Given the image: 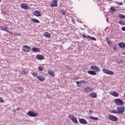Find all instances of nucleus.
I'll use <instances>...</instances> for the list:
<instances>
[{"instance_id": "f257e3e1", "label": "nucleus", "mask_w": 125, "mask_h": 125, "mask_svg": "<svg viewBox=\"0 0 125 125\" xmlns=\"http://www.w3.org/2000/svg\"><path fill=\"white\" fill-rule=\"evenodd\" d=\"M90 70L87 71L88 74L89 75H92V76H96V72L99 73L101 72V69L97 65H92L90 68Z\"/></svg>"}, {"instance_id": "f03ea898", "label": "nucleus", "mask_w": 125, "mask_h": 125, "mask_svg": "<svg viewBox=\"0 0 125 125\" xmlns=\"http://www.w3.org/2000/svg\"><path fill=\"white\" fill-rule=\"evenodd\" d=\"M114 103L116 105L118 106H123V105L125 104V103L123 100H121V99H116L114 100Z\"/></svg>"}, {"instance_id": "7ed1b4c3", "label": "nucleus", "mask_w": 125, "mask_h": 125, "mask_svg": "<svg viewBox=\"0 0 125 125\" xmlns=\"http://www.w3.org/2000/svg\"><path fill=\"white\" fill-rule=\"evenodd\" d=\"M117 110L119 115H123L125 111V106H119L117 108Z\"/></svg>"}, {"instance_id": "20e7f679", "label": "nucleus", "mask_w": 125, "mask_h": 125, "mask_svg": "<svg viewBox=\"0 0 125 125\" xmlns=\"http://www.w3.org/2000/svg\"><path fill=\"white\" fill-rule=\"evenodd\" d=\"M107 118L112 122H118V118L114 115L109 114L107 116Z\"/></svg>"}, {"instance_id": "39448f33", "label": "nucleus", "mask_w": 125, "mask_h": 125, "mask_svg": "<svg viewBox=\"0 0 125 125\" xmlns=\"http://www.w3.org/2000/svg\"><path fill=\"white\" fill-rule=\"evenodd\" d=\"M68 118L69 120H71V121H72V122L74 123V124H78V120H77V118L75 117L74 116H73V115L70 114L68 116Z\"/></svg>"}, {"instance_id": "423d86ee", "label": "nucleus", "mask_w": 125, "mask_h": 125, "mask_svg": "<svg viewBox=\"0 0 125 125\" xmlns=\"http://www.w3.org/2000/svg\"><path fill=\"white\" fill-rule=\"evenodd\" d=\"M26 115H27V116H29V117H35L38 116V113L34 112L32 111H28L26 113Z\"/></svg>"}, {"instance_id": "0eeeda50", "label": "nucleus", "mask_w": 125, "mask_h": 125, "mask_svg": "<svg viewBox=\"0 0 125 125\" xmlns=\"http://www.w3.org/2000/svg\"><path fill=\"white\" fill-rule=\"evenodd\" d=\"M0 28V29H1L2 31H5V32L9 33V34H11V35H13V33L11 31H9L8 29H7V27L6 26V25L1 26Z\"/></svg>"}, {"instance_id": "6e6552de", "label": "nucleus", "mask_w": 125, "mask_h": 125, "mask_svg": "<svg viewBox=\"0 0 125 125\" xmlns=\"http://www.w3.org/2000/svg\"><path fill=\"white\" fill-rule=\"evenodd\" d=\"M102 71L104 74H108V75H114V72L106 68H103Z\"/></svg>"}, {"instance_id": "1a4fd4ad", "label": "nucleus", "mask_w": 125, "mask_h": 125, "mask_svg": "<svg viewBox=\"0 0 125 125\" xmlns=\"http://www.w3.org/2000/svg\"><path fill=\"white\" fill-rule=\"evenodd\" d=\"M22 51L24 52H30V49H31V47L28 45H24L22 47Z\"/></svg>"}, {"instance_id": "9d476101", "label": "nucleus", "mask_w": 125, "mask_h": 125, "mask_svg": "<svg viewBox=\"0 0 125 125\" xmlns=\"http://www.w3.org/2000/svg\"><path fill=\"white\" fill-rule=\"evenodd\" d=\"M76 83L77 86H79V87H80V86H81V85L80 84H83V83H86V81L82 80L80 81H77L76 82Z\"/></svg>"}, {"instance_id": "9b49d317", "label": "nucleus", "mask_w": 125, "mask_h": 125, "mask_svg": "<svg viewBox=\"0 0 125 125\" xmlns=\"http://www.w3.org/2000/svg\"><path fill=\"white\" fill-rule=\"evenodd\" d=\"M21 8H23V9H25L26 10H28L29 9V7H28V4L26 3H23L21 5Z\"/></svg>"}, {"instance_id": "f8f14e48", "label": "nucleus", "mask_w": 125, "mask_h": 125, "mask_svg": "<svg viewBox=\"0 0 125 125\" xmlns=\"http://www.w3.org/2000/svg\"><path fill=\"white\" fill-rule=\"evenodd\" d=\"M58 5V4L57 3V0H54L51 4V6L52 7H56Z\"/></svg>"}, {"instance_id": "ddd939ff", "label": "nucleus", "mask_w": 125, "mask_h": 125, "mask_svg": "<svg viewBox=\"0 0 125 125\" xmlns=\"http://www.w3.org/2000/svg\"><path fill=\"white\" fill-rule=\"evenodd\" d=\"M82 37H83V38H84V39H87V38H89V39H90V40H91V41H96V38L94 37H91L89 35L86 36L84 34H83Z\"/></svg>"}, {"instance_id": "4468645a", "label": "nucleus", "mask_w": 125, "mask_h": 125, "mask_svg": "<svg viewBox=\"0 0 125 125\" xmlns=\"http://www.w3.org/2000/svg\"><path fill=\"white\" fill-rule=\"evenodd\" d=\"M79 123L80 124H82L83 125H87V121L85 120V119L82 118L79 119Z\"/></svg>"}, {"instance_id": "2eb2a0df", "label": "nucleus", "mask_w": 125, "mask_h": 125, "mask_svg": "<svg viewBox=\"0 0 125 125\" xmlns=\"http://www.w3.org/2000/svg\"><path fill=\"white\" fill-rule=\"evenodd\" d=\"M36 59L38 60H44V57L42 55H37L36 56Z\"/></svg>"}, {"instance_id": "dca6fc26", "label": "nucleus", "mask_w": 125, "mask_h": 125, "mask_svg": "<svg viewBox=\"0 0 125 125\" xmlns=\"http://www.w3.org/2000/svg\"><path fill=\"white\" fill-rule=\"evenodd\" d=\"M111 95H113L114 97H119V93L116 92H111L110 93Z\"/></svg>"}, {"instance_id": "f3484780", "label": "nucleus", "mask_w": 125, "mask_h": 125, "mask_svg": "<svg viewBox=\"0 0 125 125\" xmlns=\"http://www.w3.org/2000/svg\"><path fill=\"white\" fill-rule=\"evenodd\" d=\"M84 91L85 92H89L90 91H93L92 89L91 88L88 87V86H86L85 89H84Z\"/></svg>"}, {"instance_id": "a211bd4d", "label": "nucleus", "mask_w": 125, "mask_h": 125, "mask_svg": "<svg viewBox=\"0 0 125 125\" xmlns=\"http://www.w3.org/2000/svg\"><path fill=\"white\" fill-rule=\"evenodd\" d=\"M38 80H39V81H41V82H43L44 80H45V78L43 77V76H42L41 75H39L37 76Z\"/></svg>"}, {"instance_id": "6ab92c4d", "label": "nucleus", "mask_w": 125, "mask_h": 125, "mask_svg": "<svg viewBox=\"0 0 125 125\" xmlns=\"http://www.w3.org/2000/svg\"><path fill=\"white\" fill-rule=\"evenodd\" d=\"M34 15H35V16H42V13H41V12L39 11H36L34 12Z\"/></svg>"}, {"instance_id": "aec40b11", "label": "nucleus", "mask_w": 125, "mask_h": 125, "mask_svg": "<svg viewBox=\"0 0 125 125\" xmlns=\"http://www.w3.org/2000/svg\"><path fill=\"white\" fill-rule=\"evenodd\" d=\"M30 21H32V22H33L34 23H40V21H39L38 20L35 18L31 19Z\"/></svg>"}, {"instance_id": "412c9836", "label": "nucleus", "mask_w": 125, "mask_h": 125, "mask_svg": "<svg viewBox=\"0 0 125 125\" xmlns=\"http://www.w3.org/2000/svg\"><path fill=\"white\" fill-rule=\"evenodd\" d=\"M32 51L33 52H41V49L38 48H33Z\"/></svg>"}, {"instance_id": "4be33fe9", "label": "nucleus", "mask_w": 125, "mask_h": 125, "mask_svg": "<svg viewBox=\"0 0 125 125\" xmlns=\"http://www.w3.org/2000/svg\"><path fill=\"white\" fill-rule=\"evenodd\" d=\"M48 74H49L50 76H52V77H54V75H55L54 71L51 70H48Z\"/></svg>"}, {"instance_id": "5701e85b", "label": "nucleus", "mask_w": 125, "mask_h": 125, "mask_svg": "<svg viewBox=\"0 0 125 125\" xmlns=\"http://www.w3.org/2000/svg\"><path fill=\"white\" fill-rule=\"evenodd\" d=\"M89 95L93 98H96V97H97V94L94 92H93L91 94H89Z\"/></svg>"}, {"instance_id": "b1692460", "label": "nucleus", "mask_w": 125, "mask_h": 125, "mask_svg": "<svg viewBox=\"0 0 125 125\" xmlns=\"http://www.w3.org/2000/svg\"><path fill=\"white\" fill-rule=\"evenodd\" d=\"M109 11L111 13H114V12H115V11H116V8H115V6L113 7H111V8H110Z\"/></svg>"}, {"instance_id": "393cba45", "label": "nucleus", "mask_w": 125, "mask_h": 125, "mask_svg": "<svg viewBox=\"0 0 125 125\" xmlns=\"http://www.w3.org/2000/svg\"><path fill=\"white\" fill-rule=\"evenodd\" d=\"M118 17L120 19H125V15L122 14H118Z\"/></svg>"}, {"instance_id": "a878e982", "label": "nucleus", "mask_w": 125, "mask_h": 125, "mask_svg": "<svg viewBox=\"0 0 125 125\" xmlns=\"http://www.w3.org/2000/svg\"><path fill=\"white\" fill-rule=\"evenodd\" d=\"M44 36L46 38H50L51 37V35L50 34H49V33H48V32H45L44 33Z\"/></svg>"}, {"instance_id": "bb28decb", "label": "nucleus", "mask_w": 125, "mask_h": 125, "mask_svg": "<svg viewBox=\"0 0 125 125\" xmlns=\"http://www.w3.org/2000/svg\"><path fill=\"white\" fill-rule=\"evenodd\" d=\"M119 45L121 48H125V43L124 42L119 43Z\"/></svg>"}, {"instance_id": "cd10ccee", "label": "nucleus", "mask_w": 125, "mask_h": 125, "mask_svg": "<svg viewBox=\"0 0 125 125\" xmlns=\"http://www.w3.org/2000/svg\"><path fill=\"white\" fill-rule=\"evenodd\" d=\"M89 119H90V120H94L95 121H98V118L97 117H94L92 116L89 117Z\"/></svg>"}, {"instance_id": "c85d7f7f", "label": "nucleus", "mask_w": 125, "mask_h": 125, "mask_svg": "<svg viewBox=\"0 0 125 125\" xmlns=\"http://www.w3.org/2000/svg\"><path fill=\"white\" fill-rule=\"evenodd\" d=\"M110 113H113V114H118V110H117L115 109L110 110Z\"/></svg>"}, {"instance_id": "c756f323", "label": "nucleus", "mask_w": 125, "mask_h": 125, "mask_svg": "<svg viewBox=\"0 0 125 125\" xmlns=\"http://www.w3.org/2000/svg\"><path fill=\"white\" fill-rule=\"evenodd\" d=\"M106 42H107L108 44L110 45L111 44V40H110V39L109 38L107 37L106 38Z\"/></svg>"}, {"instance_id": "7c9ffc66", "label": "nucleus", "mask_w": 125, "mask_h": 125, "mask_svg": "<svg viewBox=\"0 0 125 125\" xmlns=\"http://www.w3.org/2000/svg\"><path fill=\"white\" fill-rule=\"evenodd\" d=\"M119 24H120V25H125V21H119Z\"/></svg>"}, {"instance_id": "2f4dec72", "label": "nucleus", "mask_w": 125, "mask_h": 125, "mask_svg": "<svg viewBox=\"0 0 125 125\" xmlns=\"http://www.w3.org/2000/svg\"><path fill=\"white\" fill-rule=\"evenodd\" d=\"M66 11H64L63 10H62V15H66Z\"/></svg>"}, {"instance_id": "473e14b6", "label": "nucleus", "mask_w": 125, "mask_h": 125, "mask_svg": "<svg viewBox=\"0 0 125 125\" xmlns=\"http://www.w3.org/2000/svg\"><path fill=\"white\" fill-rule=\"evenodd\" d=\"M116 3L118 4V5H123L124 4L122 2H116Z\"/></svg>"}, {"instance_id": "72a5a7b5", "label": "nucleus", "mask_w": 125, "mask_h": 125, "mask_svg": "<svg viewBox=\"0 0 125 125\" xmlns=\"http://www.w3.org/2000/svg\"><path fill=\"white\" fill-rule=\"evenodd\" d=\"M32 75L34 77H36V78H37V77H39V76H38V75L37 74V73L33 72L32 73Z\"/></svg>"}, {"instance_id": "f704fd0d", "label": "nucleus", "mask_w": 125, "mask_h": 125, "mask_svg": "<svg viewBox=\"0 0 125 125\" xmlns=\"http://www.w3.org/2000/svg\"><path fill=\"white\" fill-rule=\"evenodd\" d=\"M23 74L24 75H25V76H27V75H28V71L23 70Z\"/></svg>"}, {"instance_id": "c9c22d12", "label": "nucleus", "mask_w": 125, "mask_h": 125, "mask_svg": "<svg viewBox=\"0 0 125 125\" xmlns=\"http://www.w3.org/2000/svg\"><path fill=\"white\" fill-rule=\"evenodd\" d=\"M0 103H4V101L2 99V98L0 97Z\"/></svg>"}, {"instance_id": "e433bc0d", "label": "nucleus", "mask_w": 125, "mask_h": 125, "mask_svg": "<svg viewBox=\"0 0 125 125\" xmlns=\"http://www.w3.org/2000/svg\"><path fill=\"white\" fill-rule=\"evenodd\" d=\"M38 70H39L40 71H42V70H43V67L42 66H39L38 67Z\"/></svg>"}, {"instance_id": "4c0bfd02", "label": "nucleus", "mask_w": 125, "mask_h": 125, "mask_svg": "<svg viewBox=\"0 0 125 125\" xmlns=\"http://www.w3.org/2000/svg\"><path fill=\"white\" fill-rule=\"evenodd\" d=\"M14 35H15V36H21V34H19V33H17V32H15L14 33Z\"/></svg>"}, {"instance_id": "58836bf2", "label": "nucleus", "mask_w": 125, "mask_h": 125, "mask_svg": "<svg viewBox=\"0 0 125 125\" xmlns=\"http://www.w3.org/2000/svg\"><path fill=\"white\" fill-rule=\"evenodd\" d=\"M18 89H19V90H23V87H18Z\"/></svg>"}, {"instance_id": "ea45409f", "label": "nucleus", "mask_w": 125, "mask_h": 125, "mask_svg": "<svg viewBox=\"0 0 125 125\" xmlns=\"http://www.w3.org/2000/svg\"><path fill=\"white\" fill-rule=\"evenodd\" d=\"M122 60H119L117 61V63L118 64H122Z\"/></svg>"}, {"instance_id": "a19ab883", "label": "nucleus", "mask_w": 125, "mask_h": 125, "mask_svg": "<svg viewBox=\"0 0 125 125\" xmlns=\"http://www.w3.org/2000/svg\"><path fill=\"white\" fill-rule=\"evenodd\" d=\"M2 14L5 15V14H6L5 11H4V10H2Z\"/></svg>"}, {"instance_id": "79ce46f5", "label": "nucleus", "mask_w": 125, "mask_h": 125, "mask_svg": "<svg viewBox=\"0 0 125 125\" xmlns=\"http://www.w3.org/2000/svg\"><path fill=\"white\" fill-rule=\"evenodd\" d=\"M122 31H124V32H125V27H123L122 28Z\"/></svg>"}, {"instance_id": "37998d69", "label": "nucleus", "mask_w": 125, "mask_h": 125, "mask_svg": "<svg viewBox=\"0 0 125 125\" xmlns=\"http://www.w3.org/2000/svg\"><path fill=\"white\" fill-rule=\"evenodd\" d=\"M20 74L21 75H24V71H20Z\"/></svg>"}, {"instance_id": "c03bdc74", "label": "nucleus", "mask_w": 125, "mask_h": 125, "mask_svg": "<svg viewBox=\"0 0 125 125\" xmlns=\"http://www.w3.org/2000/svg\"><path fill=\"white\" fill-rule=\"evenodd\" d=\"M71 20H72L73 23H75V21L74 20V18H72L71 19Z\"/></svg>"}, {"instance_id": "a18cd8bd", "label": "nucleus", "mask_w": 125, "mask_h": 125, "mask_svg": "<svg viewBox=\"0 0 125 125\" xmlns=\"http://www.w3.org/2000/svg\"><path fill=\"white\" fill-rule=\"evenodd\" d=\"M113 49H114V50H117V48L116 47V46H114L113 47Z\"/></svg>"}, {"instance_id": "49530a36", "label": "nucleus", "mask_w": 125, "mask_h": 125, "mask_svg": "<svg viewBox=\"0 0 125 125\" xmlns=\"http://www.w3.org/2000/svg\"><path fill=\"white\" fill-rule=\"evenodd\" d=\"M47 96L48 97V98H50V97H51V96H50V95H48V94L47 95Z\"/></svg>"}, {"instance_id": "de8ad7c7", "label": "nucleus", "mask_w": 125, "mask_h": 125, "mask_svg": "<svg viewBox=\"0 0 125 125\" xmlns=\"http://www.w3.org/2000/svg\"><path fill=\"white\" fill-rule=\"evenodd\" d=\"M17 111H20V108L18 107L16 108Z\"/></svg>"}, {"instance_id": "09e8293b", "label": "nucleus", "mask_w": 125, "mask_h": 125, "mask_svg": "<svg viewBox=\"0 0 125 125\" xmlns=\"http://www.w3.org/2000/svg\"><path fill=\"white\" fill-rule=\"evenodd\" d=\"M89 114H92V111L89 110Z\"/></svg>"}, {"instance_id": "8fccbe9b", "label": "nucleus", "mask_w": 125, "mask_h": 125, "mask_svg": "<svg viewBox=\"0 0 125 125\" xmlns=\"http://www.w3.org/2000/svg\"><path fill=\"white\" fill-rule=\"evenodd\" d=\"M106 22H107V23H109V19L108 18L106 19Z\"/></svg>"}, {"instance_id": "3c124183", "label": "nucleus", "mask_w": 125, "mask_h": 125, "mask_svg": "<svg viewBox=\"0 0 125 125\" xmlns=\"http://www.w3.org/2000/svg\"><path fill=\"white\" fill-rule=\"evenodd\" d=\"M81 30H83V31H84V29L83 28H81Z\"/></svg>"}, {"instance_id": "603ef678", "label": "nucleus", "mask_w": 125, "mask_h": 125, "mask_svg": "<svg viewBox=\"0 0 125 125\" xmlns=\"http://www.w3.org/2000/svg\"><path fill=\"white\" fill-rule=\"evenodd\" d=\"M108 0L109 1H112L113 0Z\"/></svg>"}, {"instance_id": "864d4df0", "label": "nucleus", "mask_w": 125, "mask_h": 125, "mask_svg": "<svg viewBox=\"0 0 125 125\" xmlns=\"http://www.w3.org/2000/svg\"><path fill=\"white\" fill-rule=\"evenodd\" d=\"M70 48H71V47H69V49H70Z\"/></svg>"}, {"instance_id": "5fc2aeb1", "label": "nucleus", "mask_w": 125, "mask_h": 125, "mask_svg": "<svg viewBox=\"0 0 125 125\" xmlns=\"http://www.w3.org/2000/svg\"><path fill=\"white\" fill-rule=\"evenodd\" d=\"M84 27H86V26L85 25H84Z\"/></svg>"}, {"instance_id": "6e6d98bb", "label": "nucleus", "mask_w": 125, "mask_h": 125, "mask_svg": "<svg viewBox=\"0 0 125 125\" xmlns=\"http://www.w3.org/2000/svg\"><path fill=\"white\" fill-rule=\"evenodd\" d=\"M14 112H15V110H14Z\"/></svg>"}, {"instance_id": "4d7b16f0", "label": "nucleus", "mask_w": 125, "mask_h": 125, "mask_svg": "<svg viewBox=\"0 0 125 125\" xmlns=\"http://www.w3.org/2000/svg\"><path fill=\"white\" fill-rule=\"evenodd\" d=\"M1 0H0V2Z\"/></svg>"}]
</instances>
